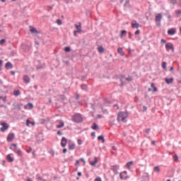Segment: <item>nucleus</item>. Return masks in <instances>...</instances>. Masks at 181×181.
<instances>
[{"instance_id":"55","label":"nucleus","mask_w":181,"mask_h":181,"mask_svg":"<svg viewBox=\"0 0 181 181\" xmlns=\"http://www.w3.org/2000/svg\"><path fill=\"white\" fill-rule=\"evenodd\" d=\"M140 33H141V30H137L135 32V35H139Z\"/></svg>"},{"instance_id":"49","label":"nucleus","mask_w":181,"mask_h":181,"mask_svg":"<svg viewBox=\"0 0 181 181\" xmlns=\"http://www.w3.org/2000/svg\"><path fill=\"white\" fill-rule=\"evenodd\" d=\"M127 5H129V0H126L124 3V6H127Z\"/></svg>"},{"instance_id":"16","label":"nucleus","mask_w":181,"mask_h":181,"mask_svg":"<svg viewBox=\"0 0 181 181\" xmlns=\"http://www.w3.org/2000/svg\"><path fill=\"white\" fill-rule=\"evenodd\" d=\"M75 27L76 28L77 33H80V32H81V24L79 23L78 25L77 24H75Z\"/></svg>"},{"instance_id":"38","label":"nucleus","mask_w":181,"mask_h":181,"mask_svg":"<svg viewBox=\"0 0 181 181\" xmlns=\"http://www.w3.org/2000/svg\"><path fill=\"white\" fill-rule=\"evenodd\" d=\"M170 3H171L173 5H176L177 0H168Z\"/></svg>"},{"instance_id":"7","label":"nucleus","mask_w":181,"mask_h":181,"mask_svg":"<svg viewBox=\"0 0 181 181\" xmlns=\"http://www.w3.org/2000/svg\"><path fill=\"white\" fill-rule=\"evenodd\" d=\"M141 26L136 21H133L132 23V29H138Z\"/></svg>"},{"instance_id":"14","label":"nucleus","mask_w":181,"mask_h":181,"mask_svg":"<svg viewBox=\"0 0 181 181\" xmlns=\"http://www.w3.org/2000/svg\"><path fill=\"white\" fill-rule=\"evenodd\" d=\"M28 107L30 108V110H33V103H29L26 105L24 106V108L25 110H28Z\"/></svg>"},{"instance_id":"17","label":"nucleus","mask_w":181,"mask_h":181,"mask_svg":"<svg viewBox=\"0 0 181 181\" xmlns=\"http://www.w3.org/2000/svg\"><path fill=\"white\" fill-rule=\"evenodd\" d=\"M165 83H167V84H172V83H173V78H165Z\"/></svg>"},{"instance_id":"8","label":"nucleus","mask_w":181,"mask_h":181,"mask_svg":"<svg viewBox=\"0 0 181 181\" xmlns=\"http://www.w3.org/2000/svg\"><path fill=\"white\" fill-rule=\"evenodd\" d=\"M67 145V139L66 137H62L61 140V146L64 148Z\"/></svg>"},{"instance_id":"51","label":"nucleus","mask_w":181,"mask_h":181,"mask_svg":"<svg viewBox=\"0 0 181 181\" xmlns=\"http://www.w3.org/2000/svg\"><path fill=\"white\" fill-rule=\"evenodd\" d=\"M145 132H146V134H149V132H151V128L146 129L145 130Z\"/></svg>"},{"instance_id":"52","label":"nucleus","mask_w":181,"mask_h":181,"mask_svg":"<svg viewBox=\"0 0 181 181\" xmlns=\"http://www.w3.org/2000/svg\"><path fill=\"white\" fill-rule=\"evenodd\" d=\"M40 69H43V66L40 65L37 66V70H40Z\"/></svg>"},{"instance_id":"41","label":"nucleus","mask_w":181,"mask_h":181,"mask_svg":"<svg viewBox=\"0 0 181 181\" xmlns=\"http://www.w3.org/2000/svg\"><path fill=\"white\" fill-rule=\"evenodd\" d=\"M125 80H127V81H132L133 78H132V77L129 76V77L126 78Z\"/></svg>"},{"instance_id":"2","label":"nucleus","mask_w":181,"mask_h":181,"mask_svg":"<svg viewBox=\"0 0 181 181\" xmlns=\"http://www.w3.org/2000/svg\"><path fill=\"white\" fill-rule=\"evenodd\" d=\"M72 121L76 124H80V122H83V116L80 113H76L72 116Z\"/></svg>"},{"instance_id":"34","label":"nucleus","mask_w":181,"mask_h":181,"mask_svg":"<svg viewBox=\"0 0 181 181\" xmlns=\"http://www.w3.org/2000/svg\"><path fill=\"white\" fill-rule=\"evenodd\" d=\"M30 32H31V33H37V30H36V28H32L30 29Z\"/></svg>"},{"instance_id":"19","label":"nucleus","mask_w":181,"mask_h":181,"mask_svg":"<svg viewBox=\"0 0 181 181\" xmlns=\"http://www.w3.org/2000/svg\"><path fill=\"white\" fill-rule=\"evenodd\" d=\"M151 88H153V91L154 93H156V91H158V88H156V87L155 86V83H151Z\"/></svg>"},{"instance_id":"24","label":"nucleus","mask_w":181,"mask_h":181,"mask_svg":"<svg viewBox=\"0 0 181 181\" xmlns=\"http://www.w3.org/2000/svg\"><path fill=\"white\" fill-rule=\"evenodd\" d=\"M64 127V122L63 121H59V124L57 125V128H63Z\"/></svg>"},{"instance_id":"32","label":"nucleus","mask_w":181,"mask_h":181,"mask_svg":"<svg viewBox=\"0 0 181 181\" xmlns=\"http://www.w3.org/2000/svg\"><path fill=\"white\" fill-rule=\"evenodd\" d=\"M98 50L99 53H104V47H103V46L98 47Z\"/></svg>"},{"instance_id":"27","label":"nucleus","mask_w":181,"mask_h":181,"mask_svg":"<svg viewBox=\"0 0 181 181\" xmlns=\"http://www.w3.org/2000/svg\"><path fill=\"white\" fill-rule=\"evenodd\" d=\"M6 158L8 162H13L14 160L13 158L11 156V154L7 155Z\"/></svg>"},{"instance_id":"33","label":"nucleus","mask_w":181,"mask_h":181,"mask_svg":"<svg viewBox=\"0 0 181 181\" xmlns=\"http://www.w3.org/2000/svg\"><path fill=\"white\" fill-rule=\"evenodd\" d=\"M154 172H157V173H159V172H160V169L159 168V166H156L154 168Z\"/></svg>"},{"instance_id":"45","label":"nucleus","mask_w":181,"mask_h":181,"mask_svg":"<svg viewBox=\"0 0 181 181\" xmlns=\"http://www.w3.org/2000/svg\"><path fill=\"white\" fill-rule=\"evenodd\" d=\"M4 63V61L2 59H0V71L2 70V64Z\"/></svg>"},{"instance_id":"21","label":"nucleus","mask_w":181,"mask_h":181,"mask_svg":"<svg viewBox=\"0 0 181 181\" xmlns=\"http://www.w3.org/2000/svg\"><path fill=\"white\" fill-rule=\"evenodd\" d=\"M58 97L61 101H65V100H67V98H66L64 95H59Z\"/></svg>"},{"instance_id":"26","label":"nucleus","mask_w":181,"mask_h":181,"mask_svg":"<svg viewBox=\"0 0 181 181\" xmlns=\"http://www.w3.org/2000/svg\"><path fill=\"white\" fill-rule=\"evenodd\" d=\"M132 165H134V161H129V162L127 163L126 166H127V169H131Z\"/></svg>"},{"instance_id":"4","label":"nucleus","mask_w":181,"mask_h":181,"mask_svg":"<svg viewBox=\"0 0 181 181\" xmlns=\"http://www.w3.org/2000/svg\"><path fill=\"white\" fill-rule=\"evenodd\" d=\"M1 127L0 129V131L1 132H5V131H8V128H9V125L6 124V122L1 123Z\"/></svg>"},{"instance_id":"31","label":"nucleus","mask_w":181,"mask_h":181,"mask_svg":"<svg viewBox=\"0 0 181 181\" xmlns=\"http://www.w3.org/2000/svg\"><path fill=\"white\" fill-rule=\"evenodd\" d=\"M30 124H31V125H35V122H30V120L27 119V120H26V125H27V127H29Z\"/></svg>"},{"instance_id":"60","label":"nucleus","mask_w":181,"mask_h":181,"mask_svg":"<svg viewBox=\"0 0 181 181\" xmlns=\"http://www.w3.org/2000/svg\"><path fill=\"white\" fill-rule=\"evenodd\" d=\"M62 152L63 153H66V152H67V148H64Z\"/></svg>"},{"instance_id":"30","label":"nucleus","mask_w":181,"mask_h":181,"mask_svg":"<svg viewBox=\"0 0 181 181\" xmlns=\"http://www.w3.org/2000/svg\"><path fill=\"white\" fill-rule=\"evenodd\" d=\"M91 128H92V129L97 131V129H98V125L96 124V123H93Z\"/></svg>"},{"instance_id":"18","label":"nucleus","mask_w":181,"mask_h":181,"mask_svg":"<svg viewBox=\"0 0 181 181\" xmlns=\"http://www.w3.org/2000/svg\"><path fill=\"white\" fill-rule=\"evenodd\" d=\"M117 52L122 56H125V52H124V51L122 50V47H119L117 49Z\"/></svg>"},{"instance_id":"42","label":"nucleus","mask_w":181,"mask_h":181,"mask_svg":"<svg viewBox=\"0 0 181 181\" xmlns=\"http://www.w3.org/2000/svg\"><path fill=\"white\" fill-rule=\"evenodd\" d=\"M148 110V107H146V105L143 106V112H146V111H147Z\"/></svg>"},{"instance_id":"37","label":"nucleus","mask_w":181,"mask_h":181,"mask_svg":"<svg viewBox=\"0 0 181 181\" xmlns=\"http://www.w3.org/2000/svg\"><path fill=\"white\" fill-rule=\"evenodd\" d=\"M70 50H71V49L70 48V47H66L64 48V51L66 52V53H69V52H70Z\"/></svg>"},{"instance_id":"53","label":"nucleus","mask_w":181,"mask_h":181,"mask_svg":"<svg viewBox=\"0 0 181 181\" xmlns=\"http://www.w3.org/2000/svg\"><path fill=\"white\" fill-rule=\"evenodd\" d=\"M95 181H103V180H101V177H98L97 178L95 179Z\"/></svg>"},{"instance_id":"11","label":"nucleus","mask_w":181,"mask_h":181,"mask_svg":"<svg viewBox=\"0 0 181 181\" xmlns=\"http://www.w3.org/2000/svg\"><path fill=\"white\" fill-rule=\"evenodd\" d=\"M5 68L6 69V70H9V69H13V64H12V63H11L10 62H6L5 64Z\"/></svg>"},{"instance_id":"57","label":"nucleus","mask_w":181,"mask_h":181,"mask_svg":"<svg viewBox=\"0 0 181 181\" xmlns=\"http://www.w3.org/2000/svg\"><path fill=\"white\" fill-rule=\"evenodd\" d=\"M57 135H63V132H62L60 130L57 132Z\"/></svg>"},{"instance_id":"43","label":"nucleus","mask_w":181,"mask_h":181,"mask_svg":"<svg viewBox=\"0 0 181 181\" xmlns=\"http://www.w3.org/2000/svg\"><path fill=\"white\" fill-rule=\"evenodd\" d=\"M57 25H62L63 23L62 22V20L57 19Z\"/></svg>"},{"instance_id":"9","label":"nucleus","mask_w":181,"mask_h":181,"mask_svg":"<svg viewBox=\"0 0 181 181\" xmlns=\"http://www.w3.org/2000/svg\"><path fill=\"white\" fill-rule=\"evenodd\" d=\"M165 49H166L167 52H169V50H173H173H175V47H173V44H170V45H169V44H166L165 45Z\"/></svg>"},{"instance_id":"48","label":"nucleus","mask_w":181,"mask_h":181,"mask_svg":"<svg viewBox=\"0 0 181 181\" xmlns=\"http://www.w3.org/2000/svg\"><path fill=\"white\" fill-rule=\"evenodd\" d=\"M4 43H5V39H2L0 40V45H4Z\"/></svg>"},{"instance_id":"12","label":"nucleus","mask_w":181,"mask_h":181,"mask_svg":"<svg viewBox=\"0 0 181 181\" xmlns=\"http://www.w3.org/2000/svg\"><path fill=\"white\" fill-rule=\"evenodd\" d=\"M176 33V30L175 28H170L168 30V35H170V36L175 35Z\"/></svg>"},{"instance_id":"47","label":"nucleus","mask_w":181,"mask_h":181,"mask_svg":"<svg viewBox=\"0 0 181 181\" xmlns=\"http://www.w3.org/2000/svg\"><path fill=\"white\" fill-rule=\"evenodd\" d=\"M160 43H161V45H165V43H166V40L161 39Z\"/></svg>"},{"instance_id":"6","label":"nucleus","mask_w":181,"mask_h":181,"mask_svg":"<svg viewBox=\"0 0 181 181\" xmlns=\"http://www.w3.org/2000/svg\"><path fill=\"white\" fill-rule=\"evenodd\" d=\"M118 169H119V165H112L111 170H112L115 175H118Z\"/></svg>"},{"instance_id":"3","label":"nucleus","mask_w":181,"mask_h":181,"mask_svg":"<svg viewBox=\"0 0 181 181\" xmlns=\"http://www.w3.org/2000/svg\"><path fill=\"white\" fill-rule=\"evenodd\" d=\"M162 18L163 16H162V13H158L155 17V22L156 23L157 26L160 27L161 25L160 21H162Z\"/></svg>"},{"instance_id":"25","label":"nucleus","mask_w":181,"mask_h":181,"mask_svg":"<svg viewBox=\"0 0 181 181\" xmlns=\"http://www.w3.org/2000/svg\"><path fill=\"white\" fill-rule=\"evenodd\" d=\"M13 95H15V97H18V95H21V90H14Z\"/></svg>"},{"instance_id":"15","label":"nucleus","mask_w":181,"mask_h":181,"mask_svg":"<svg viewBox=\"0 0 181 181\" xmlns=\"http://www.w3.org/2000/svg\"><path fill=\"white\" fill-rule=\"evenodd\" d=\"M23 81L26 83V84L30 83V78L27 75H25L23 77Z\"/></svg>"},{"instance_id":"46","label":"nucleus","mask_w":181,"mask_h":181,"mask_svg":"<svg viewBox=\"0 0 181 181\" xmlns=\"http://www.w3.org/2000/svg\"><path fill=\"white\" fill-rule=\"evenodd\" d=\"M90 164L92 166H95V165H97V163H96V161H93V162H90Z\"/></svg>"},{"instance_id":"64","label":"nucleus","mask_w":181,"mask_h":181,"mask_svg":"<svg viewBox=\"0 0 181 181\" xmlns=\"http://www.w3.org/2000/svg\"><path fill=\"white\" fill-rule=\"evenodd\" d=\"M27 181H33V180L32 179H30V178H28Z\"/></svg>"},{"instance_id":"28","label":"nucleus","mask_w":181,"mask_h":181,"mask_svg":"<svg viewBox=\"0 0 181 181\" xmlns=\"http://www.w3.org/2000/svg\"><path fill=\"white\" fill-rule=\"evenodd\" d=\"M98 141H102L103 144L105 142V139H104V136L100 135L98 137Z\"/></svg>"},{"instance_id":"29","label":"nucleus","mask_w":181,"mask_h":181,"mask_svg":"<svg viewBox=\"0 0 181 181\" xmlns=\"http://www.w3.org/2000/svg\"><path fill=\"white\" fill-rule=\"evenodd\" d=\"M81 90H83V91H87L88 86L86 84H82L81 85Z\"/></svg>"},{"instance_id":"50","label":"nucleus","mask_w":181,"mask_h":181,"mask_svg":"<svg viewBox=\"0 0 181 181\" xmlns=\"http://www.w3.org/2000/svg\"><path fill=\"white\" fill-rule=\"evenodd\" d=\"M75 98H76V100H80V95L79 94H76L75 95Z\"/></svg>"},{"instance_id":"1","label":"nucleus","mask_w":181,"mask_h":181,"mask_svg":"<svg viewBox=\"0 0 181 181\" xmlns=\"http://www.w3.org/2000/svg\"><path fill=\"white\" fill-rule=\"evenodd\" d=\"M127 118H128V112H120L117 115V121L119 122H127Z\"/></svg>"},{"instance_id":"59","label":"nucleus","mask_w":181,"mask_h":181,"mask_svg":"<svg viewBox=\"0 0 181 181\" xmlns=\"http://www.w3.org/2000/svg\"><path fill=\"white\" fill-rule=\"evenodd\" d=\"M91 136H95V132H93L91 134H90Z\"/></svg>"},{"instance_id":"20","label":"nucleus","mask_w":181,"mask_h":181,"mask_svg":"<svg viewBox=\"0 0 181 181\" xmlns=\"http://www.w3.org/2000/svg\"><path fill=\"white\" fill-rule=\"evenodd\" d=\"M125 35H127V30H123L121 31V33L119 35V37H121V39H122L124 37V36H125Z\"/></svg>"},{"instance_id":"35","label":"nucleus","mask_w":181,"mask_h":181,"mask_svg":"<svg viewBox=\"0 0 181 181\" xmlns=\"http://www.w3.org/2000/svg\"><path fill=\"white\" fill-rule=\"evenodd\" d=\"M0 100H2L4 103H6V96H0Z\"/></svg>"},{"instance_id":"58","label":"nucleus","mask_w":181,"mask_h":181,"mask_svg":"<svg viewBox=\"0 0 181 181\" xmlns=\"http://www.w3.org/2000/svg\"><path fill=\"white\" fill-rule=\"evenodd\" d=\"M37 180H42V181H43V180H44V179H43L42 177H40V176L37 177Z\"/></svg>"},{"instance_id":"44","label":"nucleus","mask_w":181,"mask_h":181,"mask_svg":"<svg viewBox=\"0 0 181 181\" xmlns=\"http://www.w3.org/2000/svg\"><path fill=\"white\" fill-rule=\"evenodd\" d=\"M16 153L18 154L19 156H22V151L21 150H18Z\"/></svg>"},{"instance_id":"61","label":"nucleus","mask_w":181,"mask_h":181,"mask_svg":"<svg viewBox=\"0 0 181 181\" xmlns=\"http://www.w3.org/2000/svg\"><path fill=\"white\" fill-rule=\"evenodd\" d=\"M78 163H80V160H76L75 165H78Z\"/></svg>"},{"instance_id":"54","label":"nucleus","mask_w":181,"mask_h":181,"mask_svg":"<svg viewBox=\"0 0 181 181\" xmlns=\"http://www.w3.org/2000/svg\"><path fill=\"white\" fill-rule=\"evenodd\" d=\"M81 144H83V141H81V139H78V145H81Z\"/></svg>"},{"instance_id":"23","label":"nucleus","mask_w":181,"mask_h":181,"mask_svg":"<svg viewBox=\"0 0 181 181\" xmlns=\"http://www.w3.org/2000/svg\"><path fill=\"white\" fill-rule=\"evenodd\" d=\"M141 181H149V176L148 175H144L142 177H141Z\"/></svg>"},{"instance_id":"13","label":"nucleus","mask_w":181,"mask_h":181,"mask_svg":"<svg viewBox=\"0 0 181 181\" xmlns=\"http://www.w3.org/2000/svg\"><path fill=\"white\" fill-rule=\"evenodd\" d=\"M9 148L11 149L12 151H13L16 153L17 151H18L16 144H12L11 146Z\"/></svg>"},{"instance_id":"22","label":"nucleus","mask_w":181,"mask_h":181,"mask_svg":"<svg viewBox=\"0 0 181 181\" xmlns=\"http://www.w3.org/2000/svg\"><path fill=\"white\" fill-rule=\"evenodd\" d=\"M69 151H73L74 149H76V144H69Z\"/></svg>"},{"instance_id":"36","label":"nucleus","mask_w":181,"mask_h":181,"mask_svg":"<svg viewBox=\"0 0 181 181\" xmlns=\"http://www.w3.org/2000/svg\"><path fill=\"white\" fill-rule=\"evenodd\" d=\"M175 15L176 16H179V15H181V10H175Z\"/></svg>"},{"instance_id":"10","label":"nucleus","mask_w":181,"mask_h":181,"mask_svg":"<svg viewBox=\"0 0 181 181\" xmlns=\"http://www.w3.org/2000/svg\"><path fill=\"white\" fill-rule=\"evenodd\" d=\"M119 80L121 81V86H124L125 84V82L124 80H125V75H120L118 76Z\"/></svg>"},{"instance_id":"40","label":"nucleus","mask_w":181,"mask_h":181,"mask_svg":"<svg viewBox=\"0 0 181 181\" xmlns=\"http://www.w3.org/2000/svg\"><path fill=\"white\" fill-rule=\"evenodd\" d=\"M173 158L175 162H177V160H179V156H177V155H175Z\"/></svg>"},{"instance_id":"56","label":"nucleus","mask_w":181,"mask_h":181,"mask_svg":"<svg viewBox=\"0 0 181 181\" xmlns=\"http://www.w3.org/2000/svg\"><path fill=\"white\" fill-rule=\"evenodd\" d=\"M119 177H120V179L122 180H124V177L122 176V173H119Z\"/></svg>"},{"instance_id":"39","label":"nucleus","mask_w":181,"mask_h":181,"mask_svg":"<svg viewBox=\"0 0 181 181\" xmlns=\"http://www.w3.org/2000/svg\"><path fill=\"white\" fill-rule=\"evenodd\" d=\"M166 65H167L166 62H163L162 63V68H163L164 70H166Z\"/></svg>"},{"instance_id":"62","label":"nucleus","mask_w":181,"mask_h":181,"mask_svg":"<svg viewBox=\"0 0 181 181\" xmlns=\"http://www.w3.org/2000/svg\"><path fill=\"white\" fill-rule=\"evenodd\" d=\"M11 74H12L13 76H15V71H11Z\"/></svg>"},{"instance_id":"5","label":"nucleus","mask_w":181,"mask_h":181,"mask_svg":"<svg viewBox=\"0 0 181 181\" xmlns=\"http://www.w3.org/2000/svg\"><path fill=\"white\" fill-rule=\"evenodd\" d=\"M15 139V134L14 133H10L7 136V141L8 142H12L13 139Z\"/></svg>"},{"instance_id":"63","label":"nucleus","mask_w":181,"mask_h":181,"mask_svg":"<svg viewBox=\"0 0 181 181\" xmlns=\"http://www.w3.org/2000/svg\"><path fill=\"white\" fill-rule=\"evenodd\" d=\"M78 176H79V177L81 176V172L78 173Z\"/></svg>"}]
</instances>
